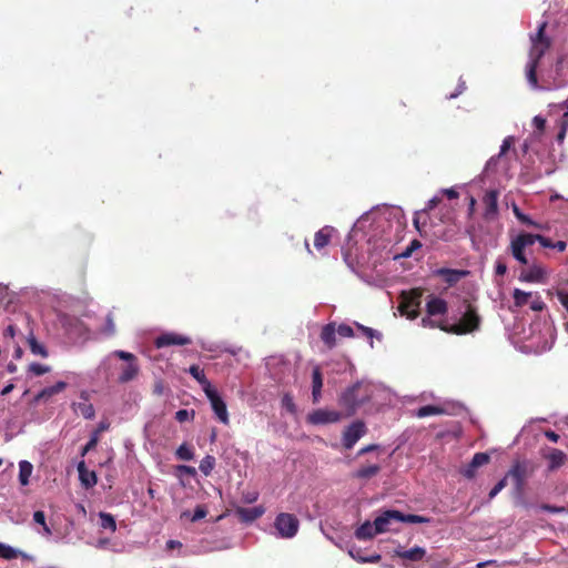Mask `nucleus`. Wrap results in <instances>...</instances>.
<instances>
[{
  "mask_svg": "<svg viewBox=\"0 0 568 568\" xmlns=\"http://www.w3.org/2000/svg\"><path fill=\"white\" fill-rule=\"evenodd\" d=\"M547 22H542L537 30L535 36L530 37L531 48L529 50V61L526 67V75L529 84L532 88H538L537 69L541 58L546 51L550 48L551 41L545 36Z\"/></svg>",
  "mask_w": 568,
  "mask_h": 568,
  "instance_id": "obj_1",
  "label": "nucleus"
},
{
  "mask_svg": "<svg viewBox=\"0 0 568 568\" xmlns=\"http://www.w3.org/2000/svg\"><path fill=\"white\" fill-rule=\"evenodd\" d=\"M372 396L373 388L369 383L356 382L341 394L338 404L348 416H352L361 406L369 402Z\"/></svg>",
  "mask_w": 568,
  "mask_h": 568,
  "instance_id": "obj_2",
  "label": "nucleus"
},
{
  "mask_svg": "<svg viewBox=\"0 0 568 568\" xmlns=\"http://www.w3.org/2000/svg\"><path fill=\"white\" fill-rule=\"evenodd\" d=\"M462 306L464 312L460 320L456 323L440 326L442 331L454 335H466L479 329L481 317L476 307L467 300L463 301Z\"/></svg>",
  "mask_w": 568,
  "mask_h": 568,
  "instance_id": "obj_3",
  "label": "nucleus"
},
{
  "mask_svg": "<svg viewBox=\"0 0 568 568\" xmlns=\"http://www.w3.org/2000/svg\"><path fill=\"white\" fill-rule=\"evenodd\" d=\"M112 355L125 362L120 366V374L118 376L119 383L126 384L134 381L139 376L140 364L138 357L134 354L118 349L114 351Z\"/></svg>",
  "mask_w": 568,
  "mask_h": 568,
  "instance_id": "obj_4",
  "label": "nucleus"
},
{
  "mask_svg": "<svg viewBox=\"0 0 568 568\" xmlns=\"http://www.w3.org/2000/svg\"><path fill=\"white\" fill-rule=\"evenodd\" d=\"M534 473V467L527 460H516L505 477L510 478L515 490L521 494L527 478Z\"/></svg>",
  "mask_w": 568,
  "mask_h": 568,
  "instance_id": "obj_5",
  "label": "nucleus"
},
{
  "mask_svg": "<svg viewBox=\"0 0 568 568\" xmlns=\"http://www.w3.org/2000/svg\"><path fill=\"white\" fill-rule=\"evenodd\" d=\"M531 245L532 234L523 232L511 239L508 251L518 263L521 265H528L526 248Z\"/></svg>",
  "mask_w": 568,
  "mask_h": 568,
  "instance_id": "obj_6",
  "label": "nucleus"
},
{
  "mask_svg": "<svg viewBox=\"0 0 568 568\" xmlns=\"http://www.w3.org/2000/svg\"><path fill=\"white\" fill-rule=\"evenodd\" d=\"M422 303V291L418 288L412 290L402 294L399 304V312L408 318L414 320L419 315V306Z\"/></svg>",
  "mask_w": 568,
  "mask_h": 568,
  "instance_id": "obj_7",
  "label": "nucleus"
},
{
  "mask_svg": "<svg viewBox=\"0 0 568 568\" xmlns=\"http://www.w3.org/2000/svg\"><path fill=\"white\" fill-rule=\"evenodd\" d=\"M274 527L282 538H293L300 528V521L293 514L281 513L276 516Z\"/></svg>",
  "mask_w": 568,
  "mask_h": 568,
  "instance_id": "obj_8",
  "label": "nucleus"
},
{
  "mask_svg": "<svg viewBox=\"0 0 568 568\" xmlns=\"http://www.w3.org/2000/svg\"><path fill=\"white\" fill-rule=\"evenodd\" d=\"M519 273V281L524 283H546L548 273L545 265L536 260L525 265Z\"/></svg>",
  "mask_w": 568,
  "mask_h": 568,
  "instance_id": "obj_9",
  "label": "nucleus"
},
{
  "mask_svg": "<svg viewBox=\"0 0 568 568\" xmlns=\"http://www.w3.org/2000/svg\"><path fill=\"white\" fill-rule=\"evenodd\" d=\"M367 428L364 422H353L343 433V446L345 449H352L354 445L366 434Z\"/></svg>",
  "mask_w": 568,
  "mask_h": 568,
  "instance_id": "obj_10",
  "label": "nucleus"
},
{
  "mask_svg": "<svg viewBox=\"0 0 568 568\" xmlns=\"http://www.w3.org/2000/svg\"><path fill=\"white\" fill-rule=\"evenodd\" d=\"M205 395L209 398L212 409L219 420L223 423L224 425H227L229 419V413L226 408V404L223 400V398L220 396V394L216 392L215 388L205 389Z\"/></svg>",
  "mask_w": 568,
  "mask_h": 568,
  "instance_id": "obj_11",
  "label": "nucleus"
},
{
  "mask_svg": "<svg viewBox=\"0 0 568 568\" xmlns=\"http://www.w3.org/2000/svg\"><path fill=\"white\" fill-rule=\"evenodd\" d=\"M342 418V414L337 410H329V409H315L312 413H310L306 417L307 423L312 425H326V424H334L339 422Z\"/></svg>",
  "mask_w": 568,
  "mask_h": 568,
  "instance_id": "obj_12",
  "label": "nucleus"
},
{
  "mask_svg": "<svg viewBox=\"0 0 568 568\" xmlns=\"http://www.w3.org/2000/svg\"><path fill=\"white\" fill-rule=\"evenodd\" d=\"M192 341L190 337L180 335L176 333H164L158 336L154 341V345L158 348H163L168 346L179 345L184 346L191 344Z\"/></svg>",
  "mask_w": 568,
  "mask_h": 568,
  "instance_id": "obj_13",
  "label": "nucleus"
},
{
  "mask_svg": "<svg viewBox=\"0 0 568 568\" xmlns=\"http://www.w3.org/2000/svg\"><path fill=\"white\" fill-rule=\"evenodd\" d=\"M498 196L499 192L497 190H489L483 197V203L485 206L484 210V219L487 221L494 220L498 214Z\"/></svg>",
  "mask_w": 568,
  "mask_h": 568,
  "instance_id": "obj_14",
  "label": "nucleus"
},
{
  "mask_svg": "<svg viewBox=\"0 0 568 568\" xmlns=\"http://www.w3.org/2000/svg\"><path fill=\"white\" fill-rule=\"evenodd\" d=\"M399 518H402L399 510L388 509L375 518L374 525L376 526L377 531L383 534L390 530V524L393 521H399Z\"/></svg>",
  "mask_w": 568,
  "mask_h": 568,
  "instance_id": "obj_15",
  "label": "nucleus"
},
{
  "mask_svg": "<svg viewBox=\"0 0 568 568\" xmlns=\"http://www.w3.org/2000/svg\"><path fill=\"white\" fill-rule=\"evenodd\" d=\"M489 460H490V457L488 454L476 453L474 455L473 459L470 460V463L467 466H465L460 470V473L463 474L464 477L471 479L475 477L477 468L488 464Z\"/></svg>",
  "mask_w": 568,
  "mask_h": 568,
  "instance_id": "obj_16",
  "label": "nucleus"
},
{
  "mask_svg": "<svg viewBox=\"0 0 568 568\" xmlns=\"http://www.w3.org/2000/svg\"><path fill=\"white\" fill-rule=\"evenodd\" d=\"M394 554L396 557L403 559V560H409V561H420L426 556V549L419 546H415L408 550H403L400 548H397L394 550Z\"/></svg>",
  "mask_w": 568,
  "mask_h": 568,
  "instance_id": "obj_17",
  "label": "nucleus"
},
{
  "mask_svg": "<svg viewBox=\"0 0 568 568\" xmlns=\"http://www.w3.org/2000/svg\"><path fill=\"white\" fill-rule=\"evenodd\" d=\"M265 509L263 506H256L253 508L239 507L235 510L236 516L244 523H252L263 516Z\"/></svg>",
  "mask_w": 568,
  "mask_h": 568,
  "instance_id": "obj_18",
  "label": "nucleus"
},
{
  "mask_svg": "<svg viewBox=\"0 0 568 568\" xmlns=\"http://www.w3.org/2000/svg\"><path fill=\"white\" fill-rule=\"evenodd\" d=\"M545 457L549 463L548 469L550 471H554V470L560 468L567 462V455L562 450L557 449V448H551Z\"/></svg>",
  "mask_w": 568,
  "mask_h": 568,
  "instance_id": "obj_19",
  "label": "nucleus"
},
{
  "mask_svg": "<svg viewBox=\"0 0 568 568\" xmlns=\"http://www.w3.org/2000/svg\"><path fill=\"white\" fill-rule=\"evenodd\" d=\"M323 375L321 368L315 366L312 372V400L317 404L322 397Z\"/></svg>",
  "mask_w": 568,
  "mask_h": 568,
  "instance_id": "obj_20",
  "label": "nucleus"
},
{
  "mask_svg": "<svg viewBox=\"0 0 568 568\" xmlns=\"http://www.w3.org/2000/svg\"><path fill=\"white\" fill-rule=\"evenodd\" d=\"M447 310V302L440 297L432 296L426 304V312L429 316L444 315Z\"/></svg>",
  "mask_w": 568,
  "mask_h": 568,
  "instance_id": "obj_21",
  "label": "nucleus"
},
{
  "mask_svg": "<svg viewBox=\"0 0 568 568\" xmlns=\"http://www.w3.org/2000/svg\"><path fill=\"white\" fill-rule=\"evenodd\" d=\"M79 479L83 487L92 488L98 483V477L94 471H90L85 467V463L81 462L78 465Z\"/></svg>",
  "mask_w": 568,
  "mask_h": 568,
  "instance_id": "obj_22",
  "label": "nucleus"
},
{
  "mask_svg": "<svg viewBox=\"0 0 568 568\" xmlns=\"http://www.w3.org/2000/svg\"><path fill=\"white\" fill-rule=\"evenodd\" d=\"M65 388H67V383L60 381V382L55 383L54 385L45 387L41 392H39L34 397V402L38 403L41 400H48L52 396L63 392Z\"/></svg>",
  "mask_w": 568,
  "mask_h": 568,
  "instance_id": "obj_23",
  "label": "nucleus"
},
{
  "mask_svg": "<svg viewBox=\"0 0 568 568\" xmlns=\"http://www.w3.org/2000/svg\"><path fill=\"white\" fill-rule=\"evenodd\" d=\"M435 274L437 276L443 277V280L449 285L456 284L459 280H462L467 272L452 268H438Z\"/></svg>",
  "mask_w": 568,
  "mask_h": 568,
  "instance_id": "obj_24",
  "label": "nucleus"
},
{
  "mask_svg": "<svg viewBox=\"0 0 568 568\" xmlns=\"http://www.w3.org/2000/svg\"><path fill=\"white\" fill-rule=\"evenodd\" d=\"M378 534L379 531H377L374 523L372 524L371 521L366 520L355 530L354 535L358 540H368Z\"/></svg>",
  "mask_w": 568,
  "mask_h": 568,
  "instance_id": "obj_25",
  "label": "nucleus"
},
{
  "mask_svg": "<svg viewBox=\"0 0 568 568\" xmlns=\"http://www.w3.org/2000/svg\"><path fill=\"white\" fill-rule=\"evenodd\" d=\"M336 328L334 323L326 324L321 332V339L327 346V348L332 349L336 345Z\"/></svg>",
  "mask_w": 568,
  "mask_h": 568,
  "instance_id": "obj_26",
  "label": "nucleus"
},
{
  "mask_svg": "<svg viewBox=\"0 0 568 568\" xmlns=\"http://www.w3.org/2000/svg\"><path fill=\"white\" fill-rule=\"evenodd\" d=\"M381 469L382 467L377 464L363 466L353 473V477L358 479H371L375 477L381 471Z\"/></svg>",
  "mask_w": 568,
  "mask_h": 568,
  "instance_id": "obj_27",
  "label": "nucleus"
},
{
  "mask_svg": "<svg viewBox=\"0 0 568 568\" xmlns=\"http://www.w3.org/2000/svg\"><path fill=\"white\" fill-rule=\"evenodd\" d=\"M189 373L193 378H195L200 383L204 393L205 389H210L213 387L210 381L206 378L204 371L200 368L199 365H191L189 368Z\"/></svg>",
  "mask_w": 568,
  "mask_h": 568,
  "instance_id": "obj_28",
  "label": "nucleus"
},
{
  "mask_svg": "<svg viewBox=\"0 0 568 568\" xmlns=\"http://www.w3.org/2000/svg\"><path fill=\"white\" fill-rule=\"evenodd\" d=\"M329 241H331V231H329V229L328 227L321 229L320 231H317L315 233L314 246L317 250H322V248H324L325 246L328 245Z\"/></svg>",
  "mask_w": 568,
  "mask_h": 568,
  "instance_id": "obj_29",
  "label": "nucleus"
},
{
  "mask_svg": "<svg viewBox=\"0 0 568 568\" xmlns=\"http://www.w3.org/2000/svg\"><path fill=\"white\" fill-rule=\"evenodd\" d=\"M33 466L28 460H21L19 463V481L22 486H27L29 484V478L32 474Z\"/></svg>",
  "mask_w": 568,
  "mask_h": 568,
  "instance_id": "obj_30",
  "label": "nucleus"
},
{
  "mask_svg": "<svg viewBox=\"0 0 568 568\" xmlns=\"http://www.w3.org/2000/svg\"><path fill=\"white\" fill-rule=\"evenodd\" d=\"M532 296L531 292H525L520 288H515L513 292V298H514V306L516 308H521L525 306L529 298Z\"/></svg>",
  "mask_w": 568,
  "mask_h": 568,
  "instance_id": "obj_31",
  "label": "nucleus"
},
{
  "mask_svg": "<svg viewBox=\"0 0 568 568\" xmlns=\"http://www.w3.org/2000/svg\"><path fill=\"white\" fill-rule=\"evenodd\" d=\"M444 413H445V409L439 406L426 405V406H422L417 409L416 416L419 418H424V417L434 416V415H442Z\"/></svg>",
  "mask_w": 568,
  "mask_h": 568,
  "instance_id": "obj_32",
  "label": "nucleus"
},
{
  "mask_svg": "<svg viewBox=\"0 0 568 568\" xmlns=\"http://www.w3.org/2000/svg\"><path fill=\"white\" fill-rule=\"evenodd\" d=\"M28 344L32 354L39 355L43 358L48 357L49 353L45 346L40 344L33 335L28 338Z\"/></svg>",
  "mask_w": 568,
  "mask_h": 568,
  "instance_id": "obj_33",
  "label": "nucleus"
},
{
  "mask_svg": "<svg viewBox=\"0 0 568 568\" xmlns=\"http://www.w3.org/2000/svg\"><path fill=\"white\" fill-rule=\"evenodd\" d=\"M75 409L87 419H91L95 415L93 405L91 403H89L88 400L78 403Z\"/></svg>",
  "mask_w": 568,
  "mask_h": 568,
  "instance_id": "obj_34",
  "label": "nucleus"
},
{
  "mask_svg": "<svg viewBox=\"0 0 568 568\" xmlns=\"http://www.w3.org/2000/svg\"><path fill=\"white\" fill-rule=\"evenodd\" d=\"M400 517H402V518H399L400 523H408V524H428V523H430V518L424 517L420 515H414V514L405 515V514L400 513Z\"/></svg>",
  "mask_w": 568,
  "mask_h": 568,
  "instance_id": "obj_35",
  "label": "nucleus"
},
{
  "mask_svg": "<svg viewBox=\"0 0 568 568\" xmlns=\"http://www.w3.org/2000/svg\"><path fill=\"white\" fill-rule=\"evenodd\" d=\"M101 520V527L104 529H110L111 531H115L116 523L114 517L108 513H100L99 515Z\"/></svg>",
  "mask_w": 568,
  "mask_h": 568,
  "instance_id": "obj_36",
  "label": "nucleus"
},
{
  "mask_svg": "<svg viewBox=\"0 0 568 568\" xmlns=\"http://www.w3.org/2000/svg\"><path fill=\"white\" fill-rule=\"evenodd\" d=\"M214 466L215 458L211 455H207L201 460L199 468L205 476H209L213 470Z\"/></svg>",
  "mask_w": 568,
  "mask_h": 568,
  "instance_id": "obj_37",
  "label": "nucleus"
},
{
  "mask_svg": "<svg viewBox=\"0 0 568 568\" xmlns=\"http://www.w3.org/2000/svg\"><path fill=\"white\" fill-rule=\"evenodd\" d=\"M100 333L105 336H112L115 333V324L112 313H109L105 317V324L100 329Z\"/></svg>",
  "mask_w": 568,
  "mask_h": 568,
  "instance_id": "obj_38",
  "label": "nucleus"
},
{
  "mask_svg": "<svg viewBox=\"0 0 568 568\" xmlns=\"http://www.w3.org/2000/svg\"><path fill=\"white\" fill-rule=\"evenodd\" d=\"M176 457L181 460H191L194 457V453L191 447H189L186 444H182L176 449Z\"/></svg>",
  "mask_w": 568,
  "mask_h": 568,
  "instance_id": "obj_39",
  "label": "nucleus"
},
{
  "mask_svg": "<svg viewBox=\"0 0 568 568\" xmlns=\"http://www.w3.org/2000/svg\"><path fill=\"white\" fill-rule=\"evenodd\" d=\"M0 557L8 560L14 559L18 557V551L14 548L0 542Z\"/></svg>",
  "mask_w": 568,
  "mask_h": 568,
  "instance_id": "obj_40",
  "label": "nucleus"
},
{
  "mask_svg": "<svg viewBox=\"0 0 568 568\" xmlns=\"http://www.w3.org/2000/svg\"><path fill=\"white\" fill-rule=\"evenodd\" d=\"M514 214L523 224L539 227L535 221H532L528 215L524 214L516 205L514 206Z\"/></svg>",
  "mask_w": 568,
  "mask_h": 568,
  "instance_id": "obj_41",
  "label": "nucleus"
},
{
  "mask_svg": "<svg viewBox=\"0 0 568 568\" xmlns=\"http://www.w3.org/2000/svg\"><path fill=\"white\" fill-rule=\"evenodd\" d=\"M538 242L542 247L554 248V243L549 237L540 234H532V245Z\"/></svg>",
  "mask_w": 568,
  "mask_h": 568,
  "instance_id": "obj_42",
  "label": "nucleus"
},
{
  "mask_svg": "<svg viewBox=\"0 0 568 568\" xmlns=\"http://www.w3.org/2000/svg\"><path fill=\"white\" fill-rule=\"evenodd\" d=\"M29 372L33 373L36 376H41L43 374L49 373L50 367L39 363H31L29 365Z\"/></svg>",
  "mask_w": 568,
  "mask_h": 568,
  "instance_id": "obj_43",
  "label": "nucleus"
},
{
  "mask_svg": "<svg viewBox=\"0 0 568 568\" xmlns=\"http://www.w3.org/2000/svg\"><path fill=\"white\" fill-rule=\"evenodd\" d=\"M282 406L286 408L290 413L294 414L296 412V406L292 395L285 394L282 398Z\"/></svg>",
  "mask_w": 568,
  "mask_h": 568,
  "instance_id": "obj_44",
  "label": "nucleus"
},
{
  "mask_svg": "<svg viewBox=\"0 0 568 568\" xmlns=\"http://www.w3.org/2000/svg\"><path fill=\"white\" fill-rule=\"evenodd\" d=\"M507 273V264L504 257H498L495 262V274L497 276H504Z\"/></svg>",
  "mask_w": 568,
  "mask_h": 568,
  "instance_id": "obj_45",
  "label": "nucleus"
},
{
  "mask_svg": "<svg viewBox=\"0 0 568 568\" xmlns=\"http://www.w3.org/2000/svg\"><path fill=\"white\" fill-rule=\"evenodd\" d=\"M444 325H448V324L445 323V322H436V321L432 320L429 315L422 318V326L423 327H430V328H439L440 329V326H444Z\"/></svg>",
  "mask_w": 568,
  "mask_h": 568,
  "instance_id": "obj_46",
  "label": "nucleus"
},
{
  "mask_svg": "<svg viewBox=\"0 0 568 568\" xmlns=\"http://www.w3.org/2000/svg\"><path fill=\"white\" fill-rule=\"evenodd\" d=\"M194 410H187V409H180L175 413V419L180 423H184L189 420L190 418H193Z\"/></svg>",
  "mask_w": 568,
  "mask_h": 568,
  "instance_id": "obj_47",
  "label": "nucleus"
},
{
  "mask_svg": "<svg viewBox=\"0 0 568 568\" xmlns=\"http://www.w3.org/2000/svg\"><path fill=\"white\" fill-rule=\"evenodd\" d=\"M207 515V510L203 505H199L195 507L194 513L191 517V521H197L203 519Z\"/></svg>",
  "mask_w": 568,
  "mask_h": 568,
  "instance_id": "obj_48",
  "label": "nucleus"
},
{
  "mask_svg": "<svg viewBox=\"0 0 568 568\" xmlns=\"http://www.w3.org/2000/svg\"><path fill=\"white\" fill-rule=\"evenodd\" d=\"M337 334L342 337H353L354 329L347 324H341L337 328Z\"/></svg>",
  "mask_w": 568,
  "mask_h": 568,
  "instance_id": "obj_49",
  "label": "nucleus"
},
{
  "mask_svg": "<svg viewBox=\"0 0 568 568\" xmlns=\"http://www.w3.org/2000/svg\"><path fill=\"white\" fill-rule=\"evenodd\" d=\"M506 485H507V477H504L489 491V499H493L495 496H497V494H499V491H501L506 487Z\"/></svg>",
  "mask_w": 568,
  "mask_h": 568,
  "instance_id": "obj_50",
  "label": "nucleus"
},
{
  "mask_svg": "<svg viewBox=\"0 0 568 568\" xmlns=\"http://www.w3.org/2000/svg\"><path fill=\"white\" fill-rule=\"evenodd\" d=\"M515 139L514 136H507L504 139L503 144L500 146L499 156H503L507 153V151L514 145Z\"/></svg>",
  "mask_w": 568,
  "mask_h": 568,
  "instance_id": "obj_51",
  "label": "nucleus"
},
{
  "mask_svg": "<svg viewBox=\"0 0 568 568\" xmlns=\"http://www.w3.org/2000/svg\"><path fill=\"white\" fill-rule=\"evenodd\" d=\"M530 308L535 312H541L545 308V303L539 295L536 294L534 301L530 303Z\"/></svg>",
  "mask_w": 568,
  "mask_h": 568,
  "instance_id": "obj_52",
  "label": "nucleus"
},
{
  "mask_svg": "<svg viewBox=\"0 0 568 568\" xmlns=\"http://www.w3.org/2000/svg\"><path fill=\"white\" fill-rule=\"evenodd\" d=\"M422 246L418 240H413L406 251L403 253L404 256H409L412 252Z\"/></svg>",
  "mask_w": 568,
  "mask_h": 568,
  "instance_id": "obj_53",
  "label": "nucleus"
},
{
  "mask_svg": "<svg viewBox=\"0 0 568 568\" xmlns=\"http://www.w3.org/2000/svg\"><path fill=\"white\" fill-rule=\"evenodd\" d=\"M178 470H179L180 473L186 474V475H189V476H195V474H196V470H195V468H194V467H192V466H186V465H179V466H178Z\"/></svg>",
  "mask_w": 568,
  "mask_h": 568,
  "instance_id": "obj_54",
  "label": "nucleus"
},
{
  "mask_svg": "<svg viewBox=\"0 0 568 568\" xmlns=\"http://www.w3.org/2000/svg\"><path fill=\"white\" fill-rule=\"evenodd\" d=\"M33 520L39 524V525H44L45 524V515L42 510H37L34 511L33 514Z\"/></svg>",
  "mask_w": 568,
  "mask_h": 568,
  "instance_id": "obj_55",
  "label": "nucleus"
},
{
  "mask_svg": "<svg viewBox=\"0 0 568 568\" xmlns=\"http://www.w3.org/2000/svg\"><path fill=\"white\" fill-rule=\"evenodd\" d=\"M439 202H440V199H438V197L430 199L423 212L425 214H427V212L434 210L439 204Z\"/></svg>",
  "mask_w": 568,
  "mask_h": 568,
  "instance_id": "obj_56",
  "label": "nucleus"
},
{
  "mask_svg": "<svg viewBox=\"0 0 568 568\" xmlns=\"http://www.w3.org/2000/svg\"><path fill=\"white\" fill-rule=\"evenodd\" d=\"M423 215H426L424 212H417L414 216V220H413V223H414V226L415 229L419 232V234L422 235V229H420V219Z\"/></svg>",
  "mask_w": 568,
  "mask_h": 568,
  "instance_id": "obj_57",
  "label": "nucleus"
},
{
  "mask_svg": "<svg viewBox=\"0 0 568 568\" xmlns=\"http://www.w3.org/2000/svg\"><path fill=\"white\" fill-rule=\"evenodd\" d=\"M557 296L561 305L568 311V293L559 291Z\"/></svg>",
  "mask_w": 568,
  "mask_h": 568,
  "instance_id": "obj_58",
  "label": "nucleus"
},
{
  "mask_svg": "<svg viewBox=\"0 0 568 568\" xmlns=\"http://www.w3.org/2000/svg\"><path fill=\"white\" fill-rule=\"evenodd\" d=\"M377 448H378V445H376V444H371V445H367V446H365V447L361 448V449L358 450L357 455H358V456H362V455H365V454L371 453V452H373V450H376Z\"/></svg>",
  "mask_w": 568,
  "mask_h": 568,
  "instance_id": "obj_59",
  "label": "nucleus"
},
{
  "mask_svg": "<svg viewBox=\"0 0 568 568\" xmlns=\"http://www.w3.org/2000/svg\"><path fill=\"white\" fill-rule=\"evenodd\" d=\"M97 443H98L97 437L91 438V439L87 443V445L83 447V449H82V455H85L90 449H92L93 447H95Z\"/></svg>",
  "mask_w": 568,
  "mask_h": 568,
  "instance_id": "obj_60",
  "label": "nucleus"
},
{
  "mask_svg": "<svg viewBox=\"0 0 568 568\" xmlns=\"http://www.w3.org/2000/svg\"><path fill=\"white\" fill-rule=\"evenodd\" d=\"M534 124L538 130H544L546 125V120L541 116H535Z\"/></svg>",
  "mask_w": 568,
  "mask_h": 568,
  "instance_id": "obj_61",
  "label": "nucleus"
},
{
  "mask_svg": "<svg viewBox=\"0 0 568 568\" xmlns=\"http://www.w3.org/2000/svg\"><path fill=\"white\" fill-rule=\"evenodd\" d=\"M176 548H179V549L182 548L181 541L174 540V539L166 541V549L172 550V549H176Z\"/></svg>",
  "mask_w": 568,
  "mask_h": 568,
  "instance_id": "obj_62",
  "label": "nucleus"
},
{
  "mask_svg": "<svg viewBox=\"0 0 568 568\" xmlns=\"http://www.w3.org/2000/svg\"><path fill=\"white\" fill-rule=\"evenodd\" d=\"M444 194L449 199V200H455L459 196L458 192L455 190V189H445L444 190Z\"/></svg>",
  "mask_w": 568,
  "mask_h": 568,
  "instance_id": "obj_63",
  "label": "nucleus"
},
{
  "mask_svg": "<svg viewBox=\"0 0 568 568\" xmlns=\"http://www.w3.org/2000/svg\"><path fill=\"white\" fill-rule=\"evenodd\" d=\"M545 436L552 443H557L559 440V435L554 430H546Z\"/></svg>",
  "mask_w": 568,
  "mask_h": 568,
  "instance_id": "obj_64",
  "label": "nucleus"
}]
</instances>
